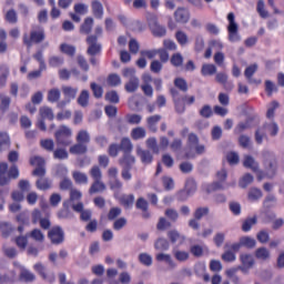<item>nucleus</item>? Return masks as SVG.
Masks as SVG:
<instances>
[{"mask_svg": "<svg viewBox=\"0 0 284 284\" xmlns=\"http://www.w3.org/2000/svg\"><path fill=\"white\" fill-rule=\"evenodd\" d=\"M37 176H40L37 182L38 190H50L52 182L45 176V159L37 158Z\"/></svg>", "mask_w": 284, "mask_h": 284, "instance_id": "f257e3e1", "label": "nucleus"}, {"mask_svg": "<svg viewBox=\"0 0 284 284\" xmlns=\"http://www.w3.org/2000/svg\"><path fill=\"white\" fill-rule=\"evenodd\" d=\"M54 138L58 145L68 148V145H72V129L65 124H62L57 129Z\"/></svg>", "mask_w": 284, "mask_h": 284, "instance_id": "f03ea898", "label": "nucleus"}, {"mask_svg": "<svg viewBox=\"0 0 284 284\" xmlns=\"http://www.w3.org/2000/svg\"><path fill=\"white\" fill-rule=\"evenodd\" d=\"M195 154H205V145L199 144V136L196 134L191 133L187 140L186 146V159H192Z\"/></svg>", "mask_w": 284, "mask_h": 284, "instance_id": "7ed1b4c3", "label": "nucleus"}, {"mask_svg": "<svg viewBox=\"0 0 284 284\" xmlns=\"http://www.w3.org/2000/svg\"><path fill=\"white\" fill-rule=\"evenodd\" d=\"M216 182H213L211 184H203V191L207 192V194H211V192H216V190H225L227 187V184H225V180L227 179V171L222 169L216 174Z\"/></svg>", "mask_w": 284, "mask_h": 284, "instance_id": "20e7f679", "label": "nucleus"}, {"mask_svg": "<svg viewBox=\"0 0 284 284\" xmlns=\"http://www.w3.org/2000/svg\"><path fill=\"white\" fill-rule=\"evenodd\" d=\"M265 132H267V134H270L271 136H276L278 134V124H276L275 122H268L264 124L263 129H258L255 132L256 143L258 144L263 143Z\"/></svg>", "mask_w": 284, "mask_h": 284, "instance_id": "39448f33", "label": "nucleus"}, {"mask_svg": "<svg viewBox=\"0 0 284 284\" xmlns=\"http://www.w3.org/2000/svg\"><path fill=\"white\" fill-rule=\"evenodd\" d=\"M227 21L229 41H231V43H236L241 41V36L239 34V24L236 23L234 13L227 14Z\"/></svg>", "mask_w": 284, "mask_h": 284, "instance_id": "423d86ee", "label": "nucleus"}, {"mask_svg": "<svg viewBox=\"0 0 284 284\" xmlns=\"http://www.w3.org/2000/svg\"><path fill=\"white\" fill-rule=\"evenodd\" d=\"M243 165L244 168H250V170H253V172H256V176L258 181H263V179H265L266 175L263 173V171H258V164L256 163L254 158L250 155H245Z\"/></svg>", "mask_w": 284, "mask_h": 284, "instance_id": "0eeeda50", "label": "nucleus"}, {"mask_svg": "<svg viewBox=\"0 0 284 284\" xmlns=\"http://www.w3.org/2000/svg\"><path fill=\"white\" fill-rule=\"evenodd\" d=\"M88 42V54H90V57H94L97 54H99V52H101V44L97 43V37L94 36H90L87 39Z\"/></svg>", "mask_w": 284, "mask_h": 284, "instance_id": "6e6552de", "label": "nucleus"}, {"mask_svg": "<svg viewBox=\"0 0 284 284\" xmlns=\"http://www.w3.org/2000/svg\"><path fill=\"white\" fill-rule=\"evenodd\" d=\"M28 239H33V241H37V229H33L30 233H27L26 236H18L16 239V244L18 247L26 250L28 246Z\"/></svg>", "mask_w": 284, "mask_h": 284, "instance_id": "1a4fd4ad", "label": "nucleus"}, {"mask_svg": "<svg viewBox=\"0 0 284 284\" xmlns=\"http://www.w3.org/2000/svg\"><path fill=\"white\" fill-rule=\"evenodd\" d=\"M240 261L242 263V272H247V270H252V267H254V256H252V254L242 253L240 255Z\"/></svg>", "mask_w": 284, "mask_h": 284, "instance_id": "9d476101", "label": "nucleus"}, {"mask_svg": "<svg viewBox=\"0 0 284 284\" xmlns=\"http://www.w3.org/2000/svg\"><path fill=\"white\" fill-rule=\"evenodd\" d=\"M63 230L59 226L52 227L49 231V239L55 245H59L63 241Z\"/></svg>", "mask_w": 284, "mask_h": 284, "instance_id": "9b49d317", "label": "nucleus"}, {"mask_svg": "<svg viewBox=\"0 0 284 284\" xmlns=\"http://www.w3.org/2000/svg\"><path fill=\"white\" fill-rule=\"evenodd\" d=\"M196 192V182H194V180H187L185 183V191H182L180 193V200L181 201H185V199H187V196H192V194H194ZM185 197H183V195H185Z\"/></svg>", "mask_w": 284, "mask_h": 284, "instance_id": "f8f14e48", "label": "nucleus"}, {"mask_svg": "<svg viewBox=\"0 0 284 284\" xmlns=\"http://www.w3.org/2000/svg\"><path fill=\"white\" fill-rule=\"evenodd\" d=\"M115 199L123 205V207L130 209L134 205V194L121 195L115 193Z\"/></svg>", "mask_w": 284, "mask_h": 284, "instance_id": "ddd939ff", "label": "nucleus"}, {"mask_svg": "<svg viewBox=\"0 0 284 284\" xmlns=\"http://www.w3.org/2000/svg\"><path fill=\"white\" fill-rule=\"evenodd\" d=\"M174 17H175V21H178V23H187V21H190V11H187L186 9H183V8H179L174 12Z\"/></svg>", "mask_w": 284, "mask_h": 284, "instance_id": "4468645a", "label": "nucleus"}, {"mask_svg": "<svg viewBox=\"0 0 284 284\" xmlns=\"http://www.w3.org/2000/svg\"><path fill=\"white\" fill-rule=\"evenodd\" d=\"M74 212H80V219L81 221H90L92 219V211L90 210H83V203L73 204Z\"/></svg>", "mask_w": 284, "mask_h": 284, "instance_id": "2eb2a0df", "label": "nucleus"}, {"mask_svg": "<svg viewBox=\"0 0 284 284\" xmlns=\"http://www.w3.org/2000/svg\"><path fill=\"white\" fill-rule=\"evenodd\" d=\"M190 252L193 256L201 258L204 254H209L210 250L205 245L194 244L190 247Z\"/></svg>", "mask_w": 284, "mask_h": 284, "instance_id": "dca6fc26", "label": "nucleus"}, {"mask_svg": "<svg viewBox=\"0 0 284 284\" xmlns=\"http://www.w3.org/2000/svg\"><path fill=\"white\" fill-rule=\"evenodd\" d=\"M106 186L103 183V180H94L89 189V194H99L101 192H105Z\"/></svg>", "mask_w": 284, "mask_h": 284, "instance_id": "f3484780", "label": "nucleus"}, {"mask_svg": "<svg viewBox=\"0 0 284 284\" xmlns=\"http://www.w3.org/2000/svg\"><path fill=\"white\" fill-rule=\"evenodd\" d=\"M168 236L171 243H178L179 245H183V243H185V235H181L176 230L169 231Z\"/></svg>", "mask_w": 284, "mask_h": 284, "instance_id": "a211bd4d", "label": "nucleus"}, {"mask_svg": "<svg viewBox=\"0 0 284 284\" xmlns=\"http://www.w3.org/2000/svg\"><path fill=\"white\" fill-rule=\"evenodd\" d=\"M136 154L140 156L142 163L150 164L152 163V153L150 151H144L141 146H136Z\"/></svg>", "mask_w": 284, "mask_h": 284, "instance_id": "6ab92c4d", "label": "nucleus"}, {"mask_svg": "<svg viewBox=\"0 0 284 284\" xmlns=\"http://www.w3.org/2000/svg\"><path fill=\"white\" fill-rule=\"evenodd\" d=\"M6 174H8V163L1 162L0 163V185L1 186L8 185V183H10V179H8Z\"/></svg>", "mask_w": 284, "mask_h": 284, "instance_id": "aec40b11", "label": "nucleus"}, {"mask_svg": "<svg viewBox=\"0 0 284 284\" xmlns=\"http://www.w3.org/2000/svg\"><path fill=\"white\" fill-rule=\"evenodd\" d=\"M73 180L78 185H88V174L81 172V171H74L72 173Z\"/></svg>", "mask_w": 284, "mask_h": 284, "instance_id": "412c9836", "label": "nucleus"}, {"mask_svg": "<svg viewBox=\"0 0 284 284\" xmlns=\"http://www.w3.org/2000/svg\"><path fill=\"white\" fill-rule=\"evenodd\" d=\"M23 43L27 48H32L34 43H37V30H32L30 34H23Z\"/></svg>", "mask_w": 284, "mask_h": 284, "instance_id": "4be33fe9", "label": "nucleus"}, {"mask_svg": "<svg viewBox=\"0 0 284 284\" xmlns=\"http://www.w3.org/2000/svg\"><path fill=\"white\" fill-rule=\"evenodd\" d=\"M19 280L23 283H32L34 281V274L26 268H21Z\"/></svg>", "mask_w": 284, "mask_h": 284, "instance_id": "5701e85b", "label": "nucleus"}, {"mask_svg": "<svg viewBox=\"0 0 284 284\" xmlns=\"http://www.w3.org/2000/svg\"><path fill=\"white\" fill-rule=\"evenodd\" d=\"M10 148V135L6 132H0V152Z\"/></svg>", "mask_w": 284, "mask_h": 284, "instance_id": "b1692460", "label": "nucleus"}, {"mask_svg": "<svg viewBox=\"0 0 284 284\" xmlns=\"http://www.w3.org/2000/svg\"><path fill=\"white\" fill-rule=\"evenodd\" d=\"M62 92L65 99H69L72 101V99L77 98V93L79 92V89H74L72 87H62Z\"/></svg>", "mask_w": 284, "mask_h": 284, "instance_id": "393cba45", "label": "nucleus"}, {"mask_svg": "<svg viewBox=\"0 0 284 284\" xmlns=\"http://www.w3.org/2000/svg\"><path fill=\"white\" fill-rule=\"evenodd\" d=\"M92 26H94V20L92 18H87L80 28V32L90 34V32H92Z\"/></svg>", "mask_w": 284, "mask_h": 284, "instance_id": "a878e982", "label": "nucleus"}, {"mask_svg": "<svg viewBox=\"0 0 284 284\" xmlns=\"http://www.w3.org/2000/svg\"><path fill=\"white\" fill-rule=\"evenodd\" d=\"M270 250L265 247H260L255 251V257L258 258V261H270Z\"/></svg>", "mask_w": 284, "mask_h": 284, "instance_id": "bb28decb", "label": "nucleus"}, {"mask_svg": "<svg viewBox=\"0 0 284 284\" xmlns=\"http://www.w3.org/2000/svg\"><path fill=\"white\" fill-rule=\"evenodd\" d=\"M240 243L242 247H247L248 250L256 247V240H254V237L243 236L240 239Z\"/></svg>", "mask_w": 284, "mask_h": 284, "instance_id": "cd10ccee", "label": "nucleus"}, {"mask_svg": "<svg viewBox=\"0 0 284 284\" xmlns=\"http://www.w3.org/2000/svg\"><path fill=\"white\" fill-rule=\"evenodd\" d=\"M126 92H136L139 90V78L132 77L125 84Z\"/></svg>", "mask_w": 284, "mask_h": 284, "instance_id": "c85d7f7f", "label": "nucleus"}, {"mask_svg": "<svg viewBox=\"0 0 284 284\" xmlns=\"http://www.w3.org/2000/svg\"><path fill=\"white\" fill-rule=\"evenodd\" d=\"M145 134H146L145 129H143L142 126H138L131 131V138L134 141H139L140 139H145Z\"/></svg>", "mask_w": 284, "mask_h": 284, "instance_id": "c756f323", "label": "nucleus"}, {"mask_svg": "<svg viewBox=\"0 0 284 284\" xmlns=\"http://www.w3.org/2000/svg\"><path fill=\"white\" fill-rule=\"evenodd\" d=\"M88 152V146L79 142L70 148L71 154H85Z\"/></svg>", "mask_w": 284, "mask_h": 284, "instance_id": "7c9ffc66", "label": "nucleus"}, {"mask_svg": "<svg viewBox=\"0 0 284 284\" xmlns=\"http://www.w3.org/2000/svg\"><path fill=\"white\" fill-rule=\"evenodd\" d=\"M136 207L138 210H142L143 213V217L144 219H150V213H148V201H145V199L140 197L136 201Z\"/></svg>", "mask_w": 284, "mask_h": 284, "instance_id": "2f4dec72", "label": "nucleus"}, {"mask_svg": "<svg viewBox=\"0 0 284 284\" xmlns=\"http://www.w3.org/2000/svg\"><path fill=\"white\" fill-rule=\"evenodd\" d=\"M201 73L203 77H212V74H216V65L214 64H203Z\"/></svg>", "mask_w": 284, "mask_h": 284, "instance_id": "473e14b6", "label": "nucleus"}, {"mask_svg": "<svg viewBox=\"0 0 284 284\" xmlns=\"http://www.w3.org/2000/svg\"><path fill=\"white\" fill-rule=\"evenodd\" d=\"M39 112L42 119H48L49 121H52V119H54V112L49 106H41Z\"/></svg>", "mask_w": 284, "mask_h": 284, "instance_id": "72a5a7b5", "label": "nucleus"}, {"mask_svg": "<svg viewBox=\"0 0 284 284\" xmlns=\"http://www.w3.org/2000/svg\"><path fill=\"white\" fill-rule=\"evenodd\" d=\"M4 19L7 23H11V26H14V23H18L19 21V17L17 16V11H14V9L7 11Z\"/></svg>", "mask_w": 284, "mask_h": 284, "instance_id": "f704fd0d", "label": "nucleus"}, {"mask_svg": "<svg viewBox=\"0 0 284 284\" xmlns=\"http://www.w3.org/2000/svg\"><path fill=\"white\" fill-rule=\"evenodd\" d=\"M90 101V92H88V90H83L79 98H78V103L79 105H81L82 108H87L88 103Z\"/></svg>", "mask_w": 284, "mask_h": 284, "instance_id": "c9c22d12", "label": "nucleus"}, {"mask_svg": "<svg viewBox=\"0 0 284 284\" xmlns=\"http://www.w3.org/2000/svg\"><path fill=\"white\" fill-rule=\"evenodd\" d=\"M17 221H18V223H20V225L18 226V232H20V234H22L26 225H30V223L28 222V217L26 216V213H20L17 216Z\"/></svg>", "mask_w": 284, "mask_h": 284, "instance_id": "e433bc0d", "label": "nucleus"}, {"mask_svg": "<svg viewBox=\"0 0 284 284\" xmlns=\"http://www.w3.org/2000/svg\"><path fill=\"white\" fill-rule=\"evenodd\" d=\"M109 187L114 192V195H115V194H119V192H121V189L123 187V183H121L119 179L109 180Z\"/></svg>", "mask_w": 284, "mask_h": 284, "instance_id": "4c0bfd02", "label": "nucleus"}, {"mask_svg": "<svg viewBox=\"0 0 284 284\" xmlns=\"http://www.w3.org/2000/svg\"><path fill=\"white\" fill-rule=\"evenodd\" d=\"M92 10H93V14H94V17H97V19H101L103 17V4H101V2L93 1Z\"/></svg>", "mask_w": 284, "mask_h": 284, "instance_id": "58836bf2", "label": "nucleus"}, {"mask_svg": "<svg viewBox=\"0 0 284 284\" xmlns=\"http://www.w3.org/2000/svg\"><path fill=\"white\" fill-rule=\"evenodd\" d=\"M61 99V91L59 89H51L48 93V101L57 103Z\"/></svg>", "mask_w": 284, "mask_h": 284, "instance_id": "ea45409f", "label": "nucleus"}, {"mask_svg": "<svg viewBox=\"0 0 284 284\" xmlns=\"http://www.w3.org/2000/svg\"><path fill=\"white\" fill-rule=\"evenodd\" d=\"M89 174L93 181H102L103 180V173L101 172V169L99 166H93L89 171Z\"/></svg>", "mask_w": 284, "mask_h": 284, "instance_id": "a19ab883", "label": "nucleus"}, {"mask_svg": "<svg viewBox=\"0 0 284 284\" xmlns=\"http://www.w3.org/2000/svg\"><path fill=\"white\" fill-rule=\"evenodd\" d=\"M173 256L176 258V261H180V263H184V261L190 258V253L186 251L175 250L173 252Z\"/></svg>", "mask_w": 284, "mask_h": 284, "instance_id": "79ce46f5", "label": "nucleus"}, {"mask_svg": "<svg viewBox=\"0 0 284 284\" xmlns=\"http://www.w3.org/2000/svg\"><path fill=\"white\" fill-rule=\"evenodd\" d=\"M37 271L44 281H48L49 283H52V281H54V274L48 276L45 274V267L42 264L37 265Z\"/></svg>", "mask_w": 284, "mask_h": 284, "instance_id": "37998d69", "label": "nucleus"}, {"mask_svg": "<svg viewBox=\"0 0 284 284\" xmlns=\"http://www.w3.org/2000/svg\"><path fill=\"white\" fill-rule=\"evenodd\" d=\"M256 11L258 12L260 17H262V19H267L270 17V12L265 10V2L263 0L257 1Z\"/></svg>", "mask_w": 284, "mask_h": 284, "instance_id": "c03bdc74", "label": "nucleus"}, {"mask_svg": "<svg viewBox=\"0 0 284 284\" xmlns=\"http://www.w3.org/2000/svg\"><path fill=\"white\" fill-rule=\"evenodd\" d=\"M239 143L241 148H244L245 150L252 148V139L245 134L240 135Z\"/></svg>", "mask_w": 284, "mask_h": 284, "instance_id": "a18cd8bd", "label": "nucleus"}, {"mask_svg": "<svg viewBox=\"0 0 284 284\" xmlns=\"http://www.w3.org/2000/svg\"><path fill=\"white\" fill-rule=\"evenodd\" d=\"M154 247H155V250L163 252L165 250H169L170 242H168V240H165V239H159V240H156Z\"/></svg>", "mask_w": 284, "mask_h": 284, "instance_id": "49530a36", "label": "nucleus"}, {"mask_svg": "<svg viewBox=\"0 0 284 284\" xmlns=\"http://www.w3.org/2000/svg\"><path fill=\"white\" fill-rule=\"evenodd\" d=\"M40 145L41 148H43V150H47V152L54 151V140H51V139L41 140Z\"/></svg>", "mask_w": 284, "mask_h": 284, "instance_id": "de8ad7c7", "label": "nucleus"}, {"mask_svg": "<svg viewBox=\"0 0 284 284\" xmlns=\"http://www.w3.org/2000/svg\"><path fill=\"white\" fill-rule=\"evenodd\" d=\"M77 141L78 143H82L83 145H85V143L90 141V133H88V131L85 130L79 131L77 135Z\"/></svg>", "mask_w": 284, "mask_h": 284, "instance_id": "09e8293b", "label": "nucleus"}, {"mask_svg": "<svg viewBox=\"0 0 284 284\" xmlns=\"http://www.w3.org/2000/svg\"><path fill=\"white\" fill-rule=\"evenodd\" d=\"M134 156L130 155V153H124V156L122 160H120V165H123L124 168H130L131 165H134Z\"/></svg>", "mask_w": 284, "mask_h": 284, "instance_id": "8fccbe9b", "label": "nucleus"}, {"mask_svg": "<svg viewBox=\"0 0 284 284\" xmlns=\"http://www.w3.org/2000/svg\"><path fill=\"white\" fill-rule=\"evenodd\" d=\"M61 52L63 54H68L69 57H73V54L77 52V49L72 44L63 43L60 45Z\"/></svg>", "mask_w": 284, "mask_h": 284, "instance_id": "3c124183", "label": "nucleus"}, {"mask_svg": "<svg viewBox=\"0 0 284 284\" xmlns=\"http://www.w3.org/2000/svg\"><path fill=\"white\" fill-rule=\"evenodd\" d=\"M253 225H256V217L246 219L242 224L243 232H250Z\"/></svg>", "mask_w": 284, "mask_h": 284, "instance_id": "603ef678", "label": "nucleus"}, {"mask_svg": "<svg viewBox=\"0 0 284 284\" xmlns=\"http://www.w3.org/2000/svg\"><path fill=\"white\" fill-rule=\"evenodd\" d=\"M10 97H1L0 98V110L2 113L8 112L10 110Z\"/></svg>", "mask_w": 284, "mask_h": 284, "instance_id": "864d4df0", "label": "nucleus"}, {"mask_svg": "<svg viewBox=\"0 0 284 284\" xmlns=\"http://www.w3.org/2000/svg\"><path fill=\"white\" fill-rule=\"evenodd\" d=\"M263 196V192H261V190L258 189H251L248 191V201H258V199H261Z\"/></svg>", "mask_w": 284, "mask_h": 284, "instance_id": "5fc2aeb1", "label": "nucleus"}, {"mask_svg": "<svg viewBox=\"0 0 284 284\" xmlns=\"http://www.w3.org/2000/svg\"><path fill=\"white\" fill-rule=\"evenodd\" d=\"M139 261L140 263H142V265H145L146 267H150V265H152V256L148 253L140 254Z\"/></svg>", "mask_w": 284, "mask_h": 284, "instance_id": "6e6d98bb", "label": "nucleus"}, {"mask_svg": "<svg viewBox=\"0 0 284 284\" xmlns=\"http://www.w3.org/2000/svg\"><path fill=\"white\" fill-rule=\"evenodd\" d=\"M121 150H123L124 154H128L132 150V141L128 138H123L121 141Z\"/></svg>", "mask_w": 284, "mask_h": 284, "instance_id": "4d7b16f0", "label": "nucleus"}, {"mask_svg": "<svg viewBox=\"0 0 284 284\" xmlns=\"http://www.w3.org/2000/svg\"><path fill=\"white\" fill-rule=\"evenodd\" d=\"M226 160L230 165H236L240 161L239 153L231 151L226 154Z\"/></svg>", "mask_w": 284, "mask_h": 284, "instance_id": "13d9d810", "label": "nucleus"}, {"mask_svg": "<svg viewBox=\"0 0 284 284\" xmlns=\"http://www.w3.org/2000/svg\"><path fill=\"white\" fill-rule=\"evenodd\" d=\"M116 274H119V271H116V268H109L106 271V276L110 284H119V281L114 280L116 277Z\"/></svg>", "mask_w": 284, "mask_h": 284, "instance_id": "bf43d9fd", "label": "nucleus"}, {"mask_svg": "<svg viewBox=\"0 0 284 284\" xmlns=\"http://www.w3.org/2000/svg\"><path fill=\"white\" fill-rule=\"evenodd\" d=\"M53 159H59L63 161L68 159V151L65 149H57L53 151Z\"/></svg>", "mask_w": 284, "mask_h": 284, "instance_id": "052dcab7", "label": "nucleus"}, {"mask_svg": "<svg viewBox=\"0 0 284 284\" xmlns=\"http://www.w3.org/2000/svg\"><path fill=\"white\" fill-rule=\"evenodd\" d=\"M254 181V176L252 174L247 173L245 174L239 182L240 187H247L250 183Z\"/></svg>", "mask_w": 284, "mask_h": 284, "instance_id": "680f3d73", "label": "nucleus"}, {"mask_svg": "<svg viewBox=\"0 0 284 284\" xmlns=\"http://www.w3.org/2000/svg\"><path fill=\"white\" fill-rule=\"evenodd\" d=\"M146 148L152 150L154 154H159V145L156 144V140L154 138H150L146 140Z\"/></svg>", "mask_w": 284, "mask_h": 284, "instance_id": "e2e57ef3", "label": "nucleus"}, {"mask_svg": "<svg viewBox=\"0 0 284 284\" xmlns=\"http://www.w3.org/2000/svg\"><path fill=\"white\" fill-rule=\"evenodd\" d=\"M108 84L112 87L121 85V77L119 74H111L108 78Z\"/></svg>", "mask_w": 284, "mask_h": 284, "instance_id": "0e129e2a", "label": "nucleus"}, {"mask_svg": "<svg viewBox=\"0 0 284 284\" xmlns=\"http://www.w3.org/2000/svg\"><path fill=\"white\" fill-rule=\"evenodd\" d=\"M222 260H224L226 263H233V261H236V253L225 251L222 255Z\"/></svg>", "mask_w": 284, "mask_h": 284, "instance_id": "69168bd1", "label": "nucleus"}, {"mask_svg": "<svg viewBox=\"0 0 284 284\" xmlns=\"http://www.w3.org/2000/svg\"><path fill=\"white\" fill-rule=\"evenodd\" d=\"M176 41L180 43V45H186L187 43V34L183 31H178L175 34Z\"/></svg>", "mask_w": 284, "mask_h": 284, "instance_id": "338daca9", "label": "nucleus"}, {"mask_svg": "<svg viewBox=\"0 0 284 284\" xmlns=\"http://www.w3.org/2000/svg\"><path fill=\"white\" fill-rule=\"evenodd\" d=\"M162 183L165 190H174V180L170 176H164Z\"/></svg>", "mask_w": 284, "mask_h": 284, "instance_id": "774afa93", "label": "nucleus"}]
</instances>
